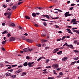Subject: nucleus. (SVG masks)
Returning <instances> with one entry per match:
<instances>
[{
	"instance_id": "nucleus-1",
	"label": "nucleus",
	"mask_w": 79,
	"mask_h": 79,
	"mask_svg": "<svg viewBox=\"0 0 79 79\" xmlns=\"http://www.w3.org/2000/svg\"><path fill=\"white\" fill-rule=\"evenodd\" d=\"M23 50L24 52H28V51H30V52H31V51H32V49H31V50H30L29 48L28 47L27 48L24 49Z\"/></svg>"
},
{
	"instance_id": "nucleus-2",
	"label": "nucleus",
	"mask_w": 79,
	"mask_h": 79,
	"mask_svg": "<svg viewBox=\"0 0 79 79\" xmlns=\"http://www.w3.org/2000/svg\"><path fill=\"white\" fill-rule=\"evenodd\" d=\"M34 62H28V65L29 67H32L34 66Z\"/></svg>"
},
{
	"instance_id": "nucleus-3",
	"label": "nucleus",
	"mask_w": 79,
	"mask_h": 79,
	"mask_svg": "<svg viewBox=\"0 0 79 79\" xmlns=\"http://www.w3.org/2000/svg\"><path fill=\"white\" fill-rule=\"evenodd\" d=\"M52 67L56 69L58 68V65L57 64H54L52 65Z\"/></svg>"
},
{
	"instance_id": "nucleus-4",
	"label": "nucleus",
	"mask_w": 79,
	"mask_h": 79,
	"mask_svg": "<svg viewBox=\"0 0 79 79\" xmlns=\"http://www.w3.org/2000/svg\"><path fill=\"white\" fill-rule=\"evenodd\" d=\"M59 49H60V48H56V49H55L53 51V53H56L57 52H58V51H59Z\"/></svg>"
},
{
	"instance_id": "nucleus-5",
	"label": "nucleus",
	"mask_w": 79,
	"mask_h": 79,
	"mask_svg": "<svg viewBox=\"0 0 79 79\" xmlns=\"http://www.w3.org/2000/svg\"><path fill=\"white\" fill-rule=\"evenodd\" d=\"M8 16H7L8 18H9V19H10L11 18V12H10L8 14Z\"/></svg>"
},
{
	"instance_id": "nucleus-6",
	"label": "nucleus",
	"mask_w": 79,
	"mask_h": 79,
	"mask_svg": "<svg viewBox=\"0 0 79 79\" xmlns=\"http://www.w3.org/2000/svg\"><path fill=\"white\" fill-rule=\"evenodd\" d=\"M26 41L27 42H29L30 43H32V42H33V41H32V40H30L29 39L27 40Z\"/></svg>"
},
{
	"instance_id": "nucleus-7",
	"label": "nucleus",
	"mask_w": 79,
	"mask_h": 79,
	"mask_svg": "<svg viewBox=\"0 0 79 79\" xmlns=\"http://www.w3.org/2000/svg\"><path fill=\"white\" fill-rule=\"evenodd\" d=\"M67 46H68V47H69L70 48L74 49V48L73 47V45L70 44L69 45H67Z\"/></svg>"
},
{
	"instance_id": "nucleus-8",
	"label": "nucleus",
	"mask_w": 79,
	"mask_h": 79,
	"mask_svg": "<svg viewBox=\"0 0 79 79\" xmlns=\"http://www.w3.org/2000/svg\"><path fill=\"white\" fill-rule=\"evenodd\" d=\"M15 39L14 37L10 38V41H12V42L15 41Z\"/></svg>"
},
{
	"instance_id": "nucleus-9",
	"label": "nucleus",
	"mask_w": 79,
	"mask_h": 79,
	"mask_svg": "<svg viewBox=\"0 0 79 79\" xmlns=\"http://www.w3.org/2000/svg\"><path fill=\"white\" fill-rule=\"evenodd\" d=\"M68 14H69V12H66L64 14L65 17H67L68 16Z\"/></svg>"
},
{
	"instance_id": "nucleus-10",
	"label": "nucleus",
	"mask_w": 79,
	"mask_h": 79,
	"mask_svg": "<svg viewBox=\"0 0 79 79\" xmlns=\"http://www.w3.org/2000/svg\"><path fill=\"white\" fill-rule=\"evenodd\" d=\"M67 60H68V57H65L62 59V61H66Z\"/></svg>"
},
{
	"instance_id": "nucleus-11",
	"label": "nucleus",
	"mask_w": 79,
	"mask_h": 79,
	"mask_svg": "<svg viewBox=\"0 0 79 79\" xmlns=\"http://www.w3.org/2000/svg\"><path fill=\"white\" fill-rule=\"evenodd\" d=\"M23 70H22V69H19V70H18V71H17V72H16V73H20V72H22Z\"/></svg>"
},
{
	"instance_id": "nucleus-12",
	"label": "nucleus",
	"mask_w": 79,
	"mask_h": 79,
	"mask_svg": "<svg viewBox=\"0 0 79 79\" xmlns=\"http://www.w3.org/2000/svg\"><path fill=\"white\" fill-rule=\"evenodd\" d=\"M26 74H27V73H26L23 72L22 73L21 76H25V75H26Z\"/></svg>"
},
{
	"instance_id": "nucleus-13",
	"label": "nucleus",
	"mask_w": 79,
	"mask_h": 79,
	"mask_svg": "<svg viewBox=\"0 0 79 79\" xmlns=\"http://www.w3.org/2000/svg\"><path fill=\"white\" fill-rule=\"evenodd\" d=\"M62 51H60L57 52V55H61V54H62Z\"/></svg>"
},
{
	"instance_id": "nucleus-14",
	"label": "nucleus",
	"mask_w": 79,
	"mask_h": 79,
	"mask_svg": "<svg viewBox=\"0 0 79 79\" xmlns=\"http://www.w3.org/2000/svg\"><path fill=\"white\" fill-rule=\"evenodd\" d=\"M17 7H18L17 6H13L12 7V9H13V10H15L16 9V8H17Z\"/></svg>"
},
{
	"instance_id": "nucleus-15",
	"label": "nucleus",
	"mask_w": 79,
	"mask_h": 79,
	"mask_svg": "<svg viewBox=\"0 0 79 79\" xmlns=\"http://www.w3.org/2000/svg\"><path fill=\"white\" fill-rule=\"evenodd\" d=\"M76 19H72L71 22V23H73V22H76Z\"/></svg>"
},
{
	"instance_id": "nucleus-16",
	"label": "nucleus",
	"mask_w": 79,
	"mask_h": 79,
	"mask_svg": "<svg viewBox=\"0 0 79 79\" xmlns=\"http://www.w3.org/2000/svg\"><path fill=\"white\" fill-rule=\"evenodd\" d=\"M27 64H27V62L24 63L23 64V66H27Z\"/></svg>"
},
{
	"instance_id": "nucleus-17",
	"label": "nucleus",
	"mask_w": 79,
	"mask_h": 79,
	"mask_svg": "<svg viewBox=\"0 0 79 79\" xmlns=\"http://www.w3.org/2000/svg\"><path fill=\"white\" fill-rule=\"evenodd\" d=\"M6 76H11V74L10 73H6Z\"/></svg>"
},
{
	"instance_id": "nucleus-18",
	"label": "nucleus",
	"mask_w": 79,
	"mask_h": 79,
	"mask_svg": "<svg viewBox=\"0 0 79 79\" xmlns=\"http://www.w3.org/2000/svg\"><path fill=\"white\" fill-rule=\"evenodd\" d=\"M10 77H12L13 79H15L16 77V76L15 75H12L11 74V75H10Z\"/></svg>"
},
{
	"instance_id": "nucleus-19",
	"label": "nucleus",
	"mask_w": 79,
	"mask_h": 79,
	"mask_svg": "<svg viewBox=\"0 0 79 79\" xmlns=\"http://www.w3.org/2000/svg\"><path fill=\"white\" fill-rule=\"evenodd\" d=\"M32 16L33 17H35V16H36V14L34 13H33L32 14Z\"/></svg>"
},
{
	"instance_id": "nucleus-20",
	"label": "nucleus",
	"mask_w": 79,
	"mask_h": 79,
	"mask_svg": "<svg viewBox=\"0 0 79 79\" xmlns=\"http://www.w3.org/2000/svg\"><path fill=\"white\" fill-rule=\"evenodd\" d=\"M41 41L42 42H47V40H41Z\"/></svg>"
},
{
	"instance_id": "nucleus-21",
	"label": "nucleus",
	"mask_w": 79,
	"mask_h": 79,
	"mask_svg": "<svg viewBox=\"0 0 79 79\" xmlns=\"http://www.w3.org/2000/svg\"><path fill=\"white\" fill-rule=\"evenodd\" d=\"M25 18H26V19H30V18L29 17L27 16H26Z\"/></svg>"
},
{
	"instance_id": "nucleus-22",
	"label": "nucleus",
	"mask_w": 79,
	"mask_h": 79,
	"mask_svg": "<svg viewBox=\"0 0 79 79\" xmlns=\"http://www.w3.org/2000/svg\"><path fill=\"white\" fill-rule=\"evenodd\" d=\"M73 59L75 61H76L77 60H79V58L78 57H76V58H73Z\"/></svg>"
},
{
	"instance_id": "nucleus-23",
	"label": "nucleus",
	"mask_w": 79,
	"mask_h": 79,
	"mask_svg": "<svg viewBox=\"0 0 79 79\" xmlns=\"http://www.w3.org/2000/svg\"><path fill=\"white\" fill-rule=\"evenodd\" d=\"M35 8H38L39 10H42V9H44V8L39 7H35Z\"/></svg>"
},
{
	"instance_id": "nucleus-24",
	"label": "nucleus",
	"mask_w": 79,
	"mask_h": 79,
	"mask_svg": "<svg viewBox=\"0 0 79 79\" xmlns=\"http://www.w3.org/2000/svg\"><path fill=\"white\" fill-rule=\"evenodd\" d=\"M11 26H12L13 27H15L16 25L15 24V23H12L11 24Z\"/></svg>"
},
{
	"instance_id": "nucleus-25",
	"label": "nucleus",
	"mask_w": 79,
	"mask_h": 79,
	"mask_svg": "<svg viewBox=\"0 0 79 79\" xmlns=\"http://www.w3.org/2000/svg\"><path fill=\"white\" fill-rule=\"evenodd\" d=\"M76 63V61L72 62V63L71 64V65H73V64H75V63Z\"/></svg>"
},
{
	"instance_id": "nucleus-26",
	"label": "nucleus",
	"mask_w": 79,
	"mask_h": 79,
	"mask_svg": "<svg viewBox=\"0 0 79 79\" xmlns=\"http://www.w3.org/2000/svg\"><path fill=\"white\" fill-rule=\"evenodd\" d=\"M48 79H55L54 77H48Z\"/></svg>"
},
{
	"instance_id": "nucleus-27",
	"label": "nucleus",
	"mask_w": 79,
	"mask_h": 79,
	"mask_svg": "<svg viewBox=\"0 0 79 79\" xmlns=\"http://www.w3.org/2000/svg\"><path fill=\"white\" fill-rule=\"evenodd\" d=\"M41 19L42 21H48V20H45L44 19Z\"/></svg>"
},
{
	"instance_id": "nucleus-28",
	"label": "nucleus",
	"mask_w": 79,
	"mask_h": 79,
	"mask_svg": "<svg viewBox=\"0 0 79 79\" xmlns=\"http://www.w3.org/2000/svg\"><path fill=\"white\" fill-rule=\"evenodd\" d=\"M23 3V2H20L18 3V5H21V4L22 3Z\"/></svg>"
},
{
	"instance_id": "nucleus-29",
	"label": "nucleus",
	"mask_w": 79,
	"mask_h": 79,
	"mask_svg": "<svg viewBox=\"0 0 79 79\" xmlns=\"http://www.w3.org/2000/svg\"><path fill=\"white\" fill-rule=\"evenodd\" d=\"M43 24L44 25V26H47V24L45 22H44L43 23Z\"/></svg>"
},
{
	"instance_id": "nucleus-30",
	"label": "nucleus",
	"mask_w": 79,
	"mask_h": 79,
	"mask_svg": "<svg viewBox=\"0 0 79 79\" xmlns=\"http://www.w3.org/2000/svg\"><path fill=\"white\" fill-rule=\"evenodd\" d=\"M18 65L17 64H15L14 65H12L11 66L12 67H15L16 66H17Z\"/></svg>"
},
{
	"instance_id": "nucleus-31",
	"label": "nucleus",
	"mask_w": 79,
	"mask_h": 79,
	"mask_svg": "<svg viewBox=\"0 0 79 79\" xmlns=\"http://www.w3.org/2000/svg\"><path fill=\"white\" fill-rule=\"evenodd\" d=\"M8 71H10L11 73H12V72H13V69H11L9 70H8Z\"/></svg>"
},
{
	"instance_id": "nucleus-32",
	"label": "nucleus",
	"mask_w": 79,
	"mask_h": 79,
	"mask_svg": "<svg viewBox=\"0 0 79 79\" xmlns=\"http://www.w3.org/2000/svg\"><path fill=\"white\" fill-rule=\"evenodd\" d=\"M64 39H66V36H64L63 37H62V40H64Z\"/></svg>"
},
{
	"instance_id": "nucleus-33",
	"label": "nucleus",
	"mask_w": 79,
	"mask_h": 79,
	"mask_svg": "<svg viewBox=\"0 0 79 79\" xmlns=\"http://www.w3.org/2000/svg\"><path fill=\"white\" fill-rule=\"evenodd\" d=\"M41 36L42 37H45V36H46V34H43V35H41Z\"/></svg>"
},
{
	"instance_id": "nucleus-34",
	"label": "nucleus",
	"mask_w": 79,
	"mask_h": 79,
	"mask_svg": "<svg viewBox=\"0 0 79 79\" xmlns=\"http://www.w3.org/2000/svg\"><path fill=\"white\" fill-rule=\"evenodd\" d=\"M73 52H79V51H77V50H75L73 51Z\"/></svg>"
},
{
	"instance_id": "nucleus-35",
	"label": "nucleus",
	"mask_w": 79,
	"mask_h": 79,
	"mask_svg": "<svg viewBox=\"0 0 79 79\" xmlns=\"http://www.w3.org/2000/svg\"><path fill=\"white\" fill-rule=\"evenodd\" d=\"M68 45V44L67 43H65V44H64L63 45V47H64V46H65V45Z\"/></svg>"
},
{
	"instance_id": "nucleus-36",
	"label": "nucleus",
	"mask_w": 79,
	"mask_h": 79,
	"mask_svg": "<svg viewBox=\"0 0 79 79\" xmlns=\"http://www.w3.org/2000/svg\"><path fill=\"white\" fill-rule=\"evenodd\" d=\"M49 47H46L45 48V49L47 50V49H49Z\"/></svg>"
},
{
	"instance_id": "nucleus-37",
	"label": "nucleus",
	"mask_w": 79,
	"mask_h": 79,
	"mask_svg": "<svg viewBox=\"0 0 79 79\" xmlns=\"http://www.w3.org/2000/svg\"><path fill=\"white\" fill-rule=\"evenodd\" d=\"M42 59V57H40L37 60V61H40V60H41Z\"/></svg>"
},
{
	"instance_id": "nucleus-38",
	"label": "nucleus",
	"mask_w": 79,
	"mask_h": 79,
	"mask_svg": "<svg viewBox=\"0 0 79 79\" xmlns=\"http://www.w3.org/2000/svg\"><path fill=\"white\" fill-rule=\"evenodd\" d=\"M36 45L37 46L39 47H41V45L40 44H37Z\"/></svg>"
},
{
	"instance_id": "nucleus-39",
	"label": "nucleus",
	"mask_w": 79,
	"mask_h": 79,
	"mask_svg": "<svg viewBox=\"0 0 79 79\" xmlns=\"http://www.w3.org/2000/svg\"><path fill=\"white\" fill-rule=\"evenodd\" d=\"M46 17L47 18H48V19H50V17H49V16L46 15Z\"/></svg>"
},
{
	"instance_id": "nucleus-40",
	"label": "nucleus",
	"mask_w": 79,
	"mask_h": 79,
	"mask_svg": "<svg viewBox=\"0 0 79 79\" xmlns=\"http://www.w3.org/2000/svg\"><path fill=\"white\" fill-rule=\"evenodd\" d=\"M74 5H76L74 4H72L70 6H74Z\"/></svg>"
},
{
	"instance_id": "nucleus-41",
	"label": "nucleus",
	"mask_w": 79,
	"mask_h": 79,
	"mask_svg": "<svg viewBox=\"0 0 79 79\" xmlns=\"http://www.w3.org/2000/svg\"><path fill=\"white\" fill-rule=\"evenodd\" d=\"M55 26H56V28H59V26H57V25H55Z\"/></svg>"
},
{
	"instance_id": "nucleus-42",
	"label": "nucleus",
	"mask_w": 79,
	"mask_h": 79,
	"mask_svg": "<svg viewBox=\"0 0 79 79\" xmlns=\"http://www.w3.org/2000/svg\"><path fill=\"white\" fill-rule=\"evenodd\" d=\"M73 7H71L69 9L70 10H73Z\"/></svg>"
},
{
	"instance_id": "nucleus-43",
	"label": "nucleus",
	"mask_w": 79,
	"mask_h": 79,
	"mask_svg": "<svg viewBox=\"0 0 79 79\" xmlns=\"http://www.w3.org/2000/svg\"><path fill=\"white\" fill-rule=\"evenodd\" d=\"M35 26L36 27H38L39 26V25L38 24H35Z\"/></svg>"
},
{
	"instance_id": "nucleus-44",
	"label": "nucleus",
	"mask_w": 79,
	"mask_h": 79,
	"mask_svg": "<svg viewBox=\"0 0 79 79\" xmlns=\"http://www.w3.org/2000/svg\"><path fill=\"white\" fill-rule=\"evenodd\" d=\"M26 58L28 60V59H29L30 57H29V56H27L26 57Z\"/></svg>"
},
{
	"instance_id": "nucleus-45",
	"label": "nucleus",
	"mask_w": 79,
	"mask_h": 79,
	"mask_svg": "<svg viewBox=\"0 0 79 79\" xmlns=\"http://www.w3.org/2000/svg\"><path fill=\"white\" fill-rule=\"evenodd\" d=\"M2 6H3V7H4V8H6V6L5 5H3Z\"/></svg>"
},
{
	"instance_id": "nucleus-46",
	"label": "nucleus",
	"mask_w": 79,
	"mask_h": 79,
	"mask_svg": "<svg viewBox=\"0 0 79 79\" xmlns=\"http://www.w3.org/2000/svg\"><path fill=\"white\" fill-rule=\"evenodd\" d=\"M74 42L75 44H77V41L76 40L74 41Z\"/></svg>"
},
{
	"instance_id": "nucleus-47",
	"label": "nucleus",
	"mask_w": 79,
	"mask_h": 79,
	"mask_svg": "<svg viewBox=\"0 0 79 79\" xmlns=\"http://www.w3.org/2000/svg\"><path fill=\"white\" fill-rule=\"evenodd\" d=\"M46 68H52L51 66H47L46 67Z\"/></svg>"
},
{
	"instance_id": "nucleus-48",
	"label": "nucleus",
	"mask_w": 79,
	"mask_h": 79,
	"mask_svg": "<svg viewBox=\"0 0 79 79\" xmlns=\"http://www.w3.org/2000/svg\"><path fill=\"white\" fill-rule=\"evenodd\" d=\"M7 36L8 37H10V36H11V35H10V33H8L7 34Z\"/></svg>"
},
{
	"instance_id": "nucleus-49",
	"label": "nucleus",
	"mask_w": 79,
	"mask_h": 79,
	"mask_svg": "<svg viewBox=\"0 0 79 79\" xmlns=\"http://www.w3.org/2000/svg\"><path fill=\"white\" fill-rule=\"evenodd\" d=\"M60 75V76H63V73L62 72H60L59 73Z\"/></svg>"
},
{
	"instance_id": "nucleus-50",
	"label": "nucleus",
	"mask_w": 79,
	"mask_h": 79,
	"mask_svg": "<svg viewBox=\"0 0 79 79\" xmlns=\"http://www.w3.org/2000/svg\"><path fill=\"white\" fill-rule=\"evenodd\" d=\"M11 66L7 68V69H11Z\"/></svg>"
},
{
	"instance_id": "nucleus-51",
	"label": "nucleus",
	"mask_w": 79,
	"mask_h": 79,
	"mask_svg": "<svg viewBox=\"0 0 79 79\" xmlns=\"http://www.w3.org/2000/svg\"><path fill=\"white\" fill-rule=\"evenodd\" d=\"M2 34H6V31H4V32L2 33Z\"/></svg>"
},
{
	"instance_id": "nucleus-52",
	"label": "nucleus",
	"mask_w": 79,
	"mask_h": 79,
	"mask_svg": "<svg viewBox=\"0 0 79 79\" xmlns=\"http://www.w3.org/2000/svg\"><path fill=\"white\" fill-rule=\"evenodd\" d=\"M8 15V14L7 13H5L4 14L5 16H7V15Z\"/></svg>"
},
{
	"instance_id": "nucleus-53",
	"label": "nucleus",
	"mask_w": 79,
	"mask_h": 79,
	"mask_svg": "<svg viewBox=\"0 0 79 79\" xmlns=\"http://www.w3.org/2000/svg\"><path fill=\"white\" fill-rule=\"evenodd\" d=\"M77 29V27H75V28H74V27H73V28H72V30H75V29Z\"/></svg>"
},
{
	"instance_id": "nucleus-54",
	"label": "nucleus",
	"mask_w": 79,
	"mask_h": 79,
	"mask_svg": "<svg viewBox=\"0 0 79 79\" xmlns=\"http://www.w3.org/2000/svg\"><path fill=\"white\" fill-rule=\"evenodd\" d=\"M67 27H68L69 28H71V27H72L69 26H67Z\"/></svg>"
},
{
	"instance_id": "nucleus-55",
	"label": "nucleus",
	"mask_w": 79,
	"mask_h": 79,
	"mask_svg": "<svg viewBox=\"0 0 79 79\" xmlns=\"http://www.w3.org/2000/svg\"><path fill=\"white\" fill-rule=\"evenodd\" d=\"M19 29H23V28H22V27H21V26H19Z\"/></svg>"
},
{
	"instance_id": "nucleus-56",
	"label": "nucleus",
	"mask_w": 79,
	"mask_h": 79,
	"mask_svg": "<svg viewBox=\"0 0 79 79\" xmlns=\"http://www.w3.org/2000/svg\"><path fill=\"white\" fill-rule=\"evenodd\" d=\"M61 69L60 68H59L56 69L57 71H60Z\"/></svg>"
},
{
	"instance_id": "nucleus-57",
	"label": "nucleus",
	"mask_w": 79,
	"mask_h": 79,
	"mask_svg": "<svg viewBox=\"0 0 79 79\" xmlns=\"http://www.w3.org/2000/svg\"><path fill=\"white\" fill-rule=\"evenodd\" d=\"M24 35H26V36H27V35H28V34H27V33H25V34H24Z\"/></svg>"
},
{
	"instance_id": "nucleus-58",
	"label": "nucleus",
	"mask_w": 79,
	"mask_h": 79,
	"mask_svg": "<svg viewBox=\"0 0 79 79\" xmlns=\"http://www.w3.org/2000/svg\"><path fill=\"white\" fill-rule=\"evenodd\" d=\"M22 65L19 66H18V68H22Z\"/></svg>"
},
{
	"instance_id": "nucleus-59",
	"label": "nucleus",
	"mask_w": 79,
	"mask_h": 79,
	"mask_svg": "<svg viewBox=\"0 0 79 79\" xmlns=\"http://www.w3.org/2000/svg\"><path fill=\"white\" fill-rule=\"evenodd\" d=\"M0 66L1 67H3V66H4V65H3V64H0Z\"/></svg>"
},
{
	"instance_id": "nucleus-60",
	"label": "nucleus",
	"mask_w": 79,
	"mask_h": 79,
	"mask_svg": "<svg viewBox=\"0 0 79 79\" xmlns=\"http://www.w3.org/2000/svg\"><path fill=\"white\" fill-rule=\"evenodd\" d=\"M2 44H5V41H4L2 42Z\"/></svg>"
},
{
	"instance_id": "nucleus-61",
	"label": "nucleus",
	"mask_w": 79,
	"mask_h": 79,
	"mask_svg": "<svg viewBox=\"0 0 79 79\" xmlns=\"http://www.w3.org/2000/svg\"><path fill=\"white\" fill-rule=\"evenodd\" d=\"M2 26H5V23H2Z\"/></svg>"
},
{
	"instance_id": "nucleus-62",
	"label": "nucleus",
	"mask_w": 79,
	"mask_h": 79,
	"mask_svg": "<svg viewBox=\"0 0 79 79\" xmlns=\"http://www.w3.org/2000/svg\"><path fill=\"white\" fill-rule=\"evenodd\" d=\"M49 61V60H46V63H48Z\"/></svg>"
},
{
	"instance_id": "nucleus-63",
	"label": "nucleus",
	"mask_w": 79,
	"mask_h": 79,
	"mask_svg": "<svg viewBox=\"0 0 79 79\" xmlns=\"http://www.w3.org/2000/svg\"><path fill=\"white\" fill-rule=\"evenodd\" d=\"M77 22H74L73 24L74 25V24H77Z\"/></svg>"
},
{
	"instance_id": "nucleus-64",
	"label": "nucleus",
	"mask_w": 79,
	"mask_h": 79,
	"mask_svg": "<svg viewBox=\"0 0 79 79\" xmlns=\"http://www.w3.org/2000/svg\"><path fill=\"white\" fill-rule=\"evenodd\" d=\"M23 40H25L26 39V38L25 37H23Z\"/></svg>"
}]
</instances>
